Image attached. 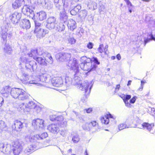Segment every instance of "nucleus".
<instances>
[{
  "label": "nucleus",
  "instance_id": "obj_31",
  "mask_svg": "<svg viewBox=\"0 0 155 155\" xmlns=\"http://www.w3.org/2000/svg\"><path fill=\"white\" fill-rule=\"evenodd\" d=\"M71 4L72 3L68 0H64L63 5V11H70L72 7Z\"/></svg>",
  "mask_w": 155,
  "mask_h": 155
},
{
  "label": "nucleus",
  "instance_id": "obj_51",
  "mask_svg": "<svg viewBox=\"0 0 155 155\" xmlns=\"http://www.w3.org/2000/svg\"><path fill=\"white\" fill-rule=\"evenodd\" d=\"M123 96L121 97L123 100L124 101H127L131 98V96L130 95H123Z\"/></svg>",
  "mask_w": 155,
  "mask_h": 155
},
{
  "label": "nucleus",
  "instance_id": "obj_56",
  "mask_svg": "<svg viewBox=\"0 0 155 155\" xmlns=\"http://www.w3.org/2000/svg\"><path fill=\"white\" fill-rule=\"evenodd\" d=\"M64 120V117L63 116L60 115L57 116L56 115L55 121H61Z\"/></svg>",
  "mask_w": 155,
  "mask_h": 155
},
{
  "label": "nucleus",
  "instance_id": "obj_12",
  "mask_svg": "<svg viewBox=\"0 0 155 155\" xmlns=\"http://www.w3.org/2000/svg\"><path fill=\"white\" fill-rule=\"evenodd\" d=\"M57 23L56 18L54 16L49 17L47 20L46 27L49 30L53 29Z\"/></svg>",
  "mask_w": 155,
  "mask_h": 155
},
{
  "label": "nucleus",
  "instance_id": "obj_48",
  "mask_svg": "<svg viewBox=\"0 0 155 155\" xmlns=\"http://www.w3.org/2000/svg\"><path fill=\"white\" fill-rule=\"evenodd\" d=\"M80 140L79 135L77 134H75L72 136V140L74 143H78Z\"/></svg>",
  "mask_w": 155,
  "mask_h": 155
},
{
  "label": "nucleus",
  "instance_id": "obj_33",
  "mask_svg": "<svg viewBox=\"0 0 155 155\" xmlns=\"http://www.w3.org/2000/svg\"><path fill=\"white\" fill-rule=\"evenodd\" d=\"M66 24L60 22L58 24L57 23L54 29L59 32H61L65 30V27L64 24Z\"/></svg>",
  "mask_w": 155,
  "mask_h": 155
},
{
  "label": "nucleus",
  "instance_id": "obj_39",
  "mask_svg": "<svg viewBox=\"0 0 155 155\" xmlns=\"http://www.w3.org/2000/svg\"><path fill=\"white\" fill-rule=\"evenodd\" d=\"M65 80L64 84L67 87H68L71 85H73V81L71 77L67 76L65 78Z\"/></svg>",
  "mask_w": 155,
  "mask_h": 155
},
{
  "label": "nucleus",
  "instance_id": "obj_7",
  "mask_svg": "<svg viewBox=\"0 0 155 155\" xmlns=\"http://www.w3.org/2000/svg\"><path fill=\"white\" fill-rule=\"evenodd\" d=\"M51 78L46 74H43L40 75L39 76L35 77L34 78L31 82L33 84H39V81L49 83L50 81Z\"/></svg>",
  "mask_w": 155,
  "mask_h": 155
},
{
  "label": "nucleus",
  "instance_id": "obj_42",
  "mask_svg": "<svg viewBox=\"0 0 155 155\" xmlns=\"http://www.w3.org/2000/svg\"><path fill=\"white\" fill-rule=\"evenodd\" d=\"M11 87L9 86H6L4 87L1 90V92L2 94H8L11 91Z\"/></svg>",
  "mask_w": 155,
  "mask_h": 155
},
{
  "label": "nucleus",
  "instance_id": "obj_10",
  "mask_svg": "<svg viewBox=\"0 0 155 155\" xmlns=\"http://www.w3.org/2000/svg\"><path fill=\"white\" fill-rule=\"evenodd\" d=\"M43 52L41 48H38L32 49L31 51L27 54L29 57L33 58L35 60L38 56H41Z\"/></svg>",
  "mask_w": 155,
  "mask_h": 155
},
{
  "label": "nucleus",
  "instance_id": "obj_46",
  "mask_svg": "<svg viewBox=\"0 0 155 155\" xmlns=\"http://www.w3.org/2000/svg\"><path fill=\"white\" fill-rule=\"evenodd\" d=\"M26 106V104L25 105L24 103H22L19 105L18 109L21 112H25L26 111V109L27 108Z\"/></svg>",
  "mask_w": 155,
  "mask_h": 155
},
{
  "label": "nucleus",
  "instance_id": "obj_36",
  "mask_svg": "<svg viewBox=\"0 0 155 155\" xmlns=\"http://www.w3.org/2000/svg\"><path fill=\"white\" fill-rule=\"evenodd\" d=\"M38 56L35 60L40 65L42 66H47V63L45 61V58L42 56Z\"/></svg>",
  "mask_w": 155,
  "mask_h": 155
},
{
  "label": "nucleus",
  "instance_id": "obj_29",
  "mask_svg": "<svg viewBox=\"0 0 155 155\" xmlns=\"http://www.w3.org/2000/svg\"><path fill=\"white\" fill-rule=\"evenodd\" d=\"M67 26L70 30L73 31L77 27L76 23L74 20L71 19L68 21Z\"/></svg>",
  "mask_w": 155,
  "mask_h": 155
},
{
  "label": "nucleus",
  "instance_id": "obj_30",
  "mask_svg": "<svg viewBox=\"0 0 155 155\" xmlns=\"http://www.w3.org/2000/svg\"><path fill=\"white\" fill-rule=\"evenodd\" d=\"M21 25L22 28L26 29H29L31 27L30 21L29 20L26 19H23L21 20Z\"/></svg>",
  "mask_w": 155,
  "mask_h": 155
},
{
  "label": "nucleus",
  "instance_id": "obj_52",
  "mask_svg": "<svg viewBox=\"0 0 155 155\" xmlns=\"http://www.w3.org/2000/svg\"><path fill=\"white\" fill-rule=\"evenodd\" d=\"M90 125V123L88 122L86 123L83 125L82 128L84 130L88 131L90 130V128L89 127Z\"/></svg>",
  "mask_w": 155,
  "mask_h": 155
},
{
  "label": "nucleus",
  "instance_id": "obj_13",
  "mask_svg": "<svg viewBox=\"0 0 155 155\" xmlns=\"http://www.w3.org/2000/svg\"><path fill=\"white\" fill-rule=\"evenodd\" d=\"M79 65L81 69L84 71H88L87 73L95 70L96 69V65L92 66V64L91 62L85 64L80 63Z\"/></svg>",
  "mask_w": 155,
  "mask_h": 155
},
{
  "label": "nucleus",
  "instance_id": "obj_55",
  "mask_svg": "<svg viewBox=\"0 0 155 155\" xmlns=\"http://www.w3.org/2000/svg\"><path fill=\"white\" fill-rule=\"evenodd\" d=\"M6 126V125L5 122L3 120H0V129L2 130V129L5 128Z\"/></svg>",
  "mask_w": 155,
  "mask_h": 155
},
{
  "label": "nucleus",
  "instance_id": "obj_40",
  "mask_svg": "<svg viewBox=\"0 0 155 155\" xmlns=\"http://www.w3.org/2000/svg\"><path fill=\"white\" fill-rule=\"evenodd\" d=\"M29 59L27 57V55L22 56L19 59V61L20 63L19 65H21V63L25 64V65L30 61Z\"/></svg>",
  "mask_w": 155,
  "mask_h": 155
},
{
  "label": "nucleus",
  "instance_id": "obj_45",
  "mask_svg": "<svg viewBox=\"0 0 155 155\" xmlns=\"http://www.w3.org/2000/svg\"><path fill=\"white\" fill-rule=\"evenodd\" d=\"M126 3L127 7L128 8V11L130 13L132 12V8L134 7V6L131 3L129 0H124Z\"/></svg>",
  "mask_w": 155,
  "mask_h": 155
},
{
  "label": "nucleus",
  "instance_id": "obj_58",
  "mask_svg": "<svg viewBox=\"0 0 155 155\" xmlns=\"http://www.w3.org/2000/svg\"><path fill=\"white\" fill-rule=\"evenodd\" d=\"M66 133V130H64L62 129L61 130L59 129V131L58 132L59 134L62 136H64Z\"/></svg>",
  "mask_w": 155,
  "mask_h": 155
},
{
  "label": "nucleus",
  "instance_id": "obj_61",
  "mask_svg": "<svg viewBox=\"0 0 155 155\" xmlns=\"http://www.w3.org/2000/svg\"><path fill=\"white\" fill-rule=\"evenodd\" d=\"M94 44L91 42H89L87 45V47L89 49H91L93 48Z\"/></svg>",
  "mask_w": 155,
  "mask_h": 155
},
{
  "label": "nucleus",
  "instance_id": "obj_57",
  "mask_svg": "<svg viewBox=\"0 0 155 155\" xmlns=\"http://www.w3.org/2000/svg\"><path fill=\"white\" fill-rule=\"evenodd\" d=\"M56 117V115H50L49 117L50 120L52 121H55Z\"/></svg>",
  "mask_w": 155,
  "mask_h": 155
},
{
  "label": "nucleus",
  "instance_id": "obj_23",
  "mask_svg": "<svg viewBox=\"0 0 155 155\" xmlns=\"http://www.w3.org/2000/svg\"><path fill=\"white\" fill-rule=\"evenodd\" d=\"M87 14V11L85 9L82 10L80 11L79 13L78 19H77V21L81 22L84 21Z\"/></svg>",
  "mask_w": 155,
  "mask_h": 155
},
{
  "label": "nucleus",
  "instance_id": "obj_64",
  "mask_svg": "<svg viewBox=\"0 0 155 155\" xmlns=\"http://www.w3.org/2000/svg\"><path fill=\"white\" fill-rule=\"evenodd\" d=\"M105 9V6L103 5H100L99 7V11L101 12L103 11L104 12Z\"/></svg>",
  "mask_w": 155,
  "mask_h": 155
},
{
  "label": "nucleus",
  "instance_id": "obj_47",
  "mask_svg": "<svg viewBox=\"0 0 155 155\" xmlns=\"http://www.w3.org/2000/svg\"><path fill=\"white\" fill-rule=\"evenodd\" d=\"M81 61V63L85 64L87 62H91V58H87L86 56L82 57L80 59Z\"/></svg>",
  "mask_w": 155,
  "mask_h": 155
},
{
  "label": "nucleus",
  "instance_id": "obj_6",
  "mask_svg": "<svg viewBox=\"0 0 155 155\" xmlns=\"http://www.w3.org/2000/svg\"><path fill=\"white\" fill-rule=\"evenodd\" d=\"M149 23L151 25H152L151 32L148 35L147 38H144V45L150 41H155V20L150 19L149 21Z\"/></svg>",
  "mask_w": 155,
  "mask_h": 155
},
{
  "label": "nucleus",
  "instance_id": "obj_24",
  "mask_svg": "<svg viewBox=\"0 0 155 155\" xmlns=\"http://www.w3.org/2000/svg\"><path fill=\"white\" fill-rule=\"evenodd\" d=\"M26 107L27 108L29 109H33L38 113L41 110L40 108L38 106H37L33 101H31L29 102L28 104H26Z\"/></svg>",
  "mask_w": 155,
  "mask_h": 155
},
{
  "label": "nucleus",
  "instance_id": "obj_4",
  "mask_svg": "<svg viewBox=\"0 0 155 155\" xmlns=\"http://www.w3.org/2000/svg\"><path fill=\"white\" fill-rule=\"evenodd\" d=\"M10 94L13 98L22 101L28 99L30 96L23 89L16 87L11 89Z\"/></svg>",
  "mask_w": 155,
  "mask_h": 155
},
{
  "label": "nucleus",
  "instance_id": "obj_3",
  "mask_svg": "<svg viewBox=\"0 0 155 155\" xmlns=\"http://www.w3.org/2000/svg\"><path fill=\"white\" fill-rule=\"evenodd\" d=\"M73 79V85L77 86V87L80 90L82 91H84L86 93L88 91V88L90 85L93 84V81L89 82L87 81H84L83 83H80L81 78L78 76L79 73V70L78 72L76 74V72H74Z\"/></svg>",
  "mask_w": 155,
  "mask_h": 155
},
{
  "label": "nucleus",
  "instance_id": "obj_41",
  "mask_svg": "<svg viewBox=\"0 0 155 155\" xmlns=\"http://www.w3.org/2000/svg\"><path fill=\"white\" fill-rule=\"evenodd\" d=\"M41 5L47 9H50L51 5L48 0H41Z\"/></svg>",
  "mask_w": 155,
  "mask_h": 155
},
{
  "label": "nucleus",
  "instance_id": "obj_62",
  "mask_svg": "<svg viewBox=\"0 0 155 155\" xmlns=\"http://www.w3.org/2000/svg\"><path fill=\"white\" fill-rule=\"evenodd\" d=\"M93 15L92 14L88 15L87 16V19L89 21H93Z\"/></svg>",
  "mask_w": 155,
  "mask_h": 155
},
{
  "label": "nucleus",
  "instance_id": "obj_22",
  "mask_svg": "<svg viewBox=\"0 0 155 155\" xmlns=\"http://www.w3.org/2000/svg\"><path fill=\"white\" fill-rule=\"evenodd\" d=\"M48 129L49 131L54 134H58L59 131L58 126L56 124H51L48 126Z\"/></svg>",
  "mask_w": 155,
  "mask_h": 155
},
{
  "label": "nucleus",
  "instance_id": "obj_50",
  "mask_svg": "<svg viewBox=\"0 0 155 155\" xmlns=\"http://www.w3.org/2000/svg\"><path fill=\"white\" fill-rule=\"evenodd\" d=\"M101 120L102 123L106 124H108L109 122V118L107 117L105 118L104 117H101Z\"/></svg>",
  "mask_w": 155,
  "mask_h": 155
},
{
  "label": "nucleus",
  "instance_id": "obj_54",
  "mask_svg": "<svg viewBox=\"0 0 155 155\" xmlns=\"http://www.w3.org/2000/svg\"><path fill=\"white\" fill-rule=\"evenodd\" d=\"M126 124H121L118 126V128L119 130H122L125 128H128Z\"/></svg>",
  "mask_w": 155,
  "mask_h": 155
},
{
  "label": "nucleus",
  "instance_id": "obj_18",
  "mask_svg": "<svg viewBox=\"0 0 155 155\" xmlns=\"http://www.w3.org/2000/svg\"><path fill=\"white\" fill-rule=\"evenodd\" d=\"M35 19L33 20H38L40 21H43L47 17V14L45 12L41 11L39 12H35Z\"/></svg>",
  "mask_w": 155,
  "mask_h": 155
},
{
  "label": "nucleus",
  "instance_id": "obj_60",
  "mask_svg": "<svg viewBox=\"0 0 155 155\" xmlns=\"http://www.w3.org/2000/svg\"><path fill=\"white\" fill-rule=\"evenodd\" d=\"M104 45L103 44H101L99 45V47L98 48V52L100 53H102L103 51L102 49V48L103 47Z\"/></svg>",
  "mask_w": 155,
  "mask_h": 155
},
{
  "label": "nucleus",
  "instance_id": "obj_19",
  "mask_svg": "<svg viewBox=\"0 0 155 155\" xmlns=\"http://www.w3.org/2000/svg\"><path fill=\"white\" fill-rule=\"evenodd\" d=\"M24 123L18 120H16L14 122V124L12 126L13 130L19 131L22 128Z\"/></svg>",
  "mask_w": 155,
  "mask_h": 155
},
{
  "label": "nucleus",
  "instance_id": "obj_44",
  "mask_svg": "<svg viewBox=\"0 0 155 155\" xmlns=\"http://www.w3.org/2000/svg\"><path fill=\"white\" fill-rule=\"evenodd\" d=\"M92 84L91 85L90 87L89 88V87L88 88V91L86 93L84 91V92L85 93V95H84V97L82 98H81V101L83 102L84 103L86 101V100L87 99V95L89 94L91 92V89L92 87Z\"/></svg>",
  "mask_w": 155,
  "mask_h": 155
},
{
  "label": "nucleus",
  "instance_id": "obj_14",
  "mask_svg": "<svg viewBox=\"0 0 155 155\" xmlns=\"http://www.w3.org/2000/svg\"><path fill=\"white\" fill-rule=\"evenodd\" d=\"M56 57L60 61H68L71 58V55L70 53H60L57 54Z\"/></svg>",
  "mask_w": 155,
  "mask_h": 155
},
{
  "label": "nucleus",
  "instance_id": "obj_32",
  "mask_svg": "<svg viewBox=\"0 0 155 155\" xmlns=\"http://www.w3.org/2000/svg\"><path fill=\"white\" fill-rule=\"evenodd\" d=\"M81 6L80 5H78L74 6L73 8L72 7L70 10V12L71 14L72 15H76L78 12H79V11L81 9Z\"/></svg>",
  "mask_w": 155,
  "mask_h": 155
},
{
  "label": "nucleus",
  "instance_id": "obj_8",
  "mask_svg": "<svg viewBox=\"0 0 155 155\" xmlns=\"http://www.w3.org/2000/svg\"><path fill=\"white\" fill-rule=\"evenodd\" d=\"M48 136L47 133L44 132L41 134L31 136L29 137V139L30 142L32 143H36L38 144V143L40 142V140L46 138Z\"/></svg>",
  "mask_w": 155,
  "mask_h": 155
},
{
  "label": "nucleus",
  "instance_id": "obj_5",
  "mask_svg": "<svg viewBox=\"0 0 155 155\" xmlns=\"http://www.w3.org/2000/svg\"><path fill=\"white\" fill-rule=\"evenodd\" d=\"M22 13L25 15L29 17L32 19H35V12H36L35 7L29 6L27 5L24 6L21 9Z\"/></svg>",
  "mask_w": 155,
  "mask_h": 155
},
{
  "label": "nucleus",
  "instance_id": "obj_17",
  "mask_svg": "<svg viewBox=\"0 0 155 155\" xmlns=\"http://www.w3.org/2000/svg\"><path fill=\"white\" fill-rule=\"evenodd\" d=\"M49 31L46 29L40 28L38 29L34 30V32L36 34L37 37L38 38H43L45 36V35L48 33Z\"/></svg>",
  "mask_w": 155,
  "mask_h": 155
},
{
  "label": "nucleus",
  "instance_id": "obj_35",
  "mask_svg": "<svg viewBox=\"0 0 155 155\" xmlns=\"http://www.w3.org/2000/svg\"><path fill=\"white\" fill-rule=\"evenodd\" d=\"M1 38H2L1 37ZM2 40H3L2 42L3 43H5V46L4 48V52L8 54H11L12 53V50L11 47L9 44L6 43V41L4 42L2 38Z\"/></svg>",
  "mask_w": 155,
  "mask_h": 155
},
{
  "label": "nucleus",
  "instance_id": "obj_43",
  "mask_svg": "<svg viewBox=\"0 0 155 155\" xmlns=\"http://www.w3.org/2000/svg\"><path fill=\"white\" fill-rule=\"evenodd\" d=\"M91 62L92 64V66L96 65V68L97 67V65L100 64V62L96 57H93L91 58Z\"/></svg>",
  "mask_w": 155,
  "mask_h": 155
},
{
  "label": "nucleus",
  "instance_id": "obj_16",
  "mask_svg": "<svg viewBox=\"0 0 155 155\" xmlns=\"http://www.w3.org/2000/svg\"><path fill=\"white\" fill-rule=\"evenodd\" d=\"M12 142L11 145L10 146L8 145L6 147L5 149V146L4 144L3 143H1L0 144V152H2L5 154H9L12 152H13L12 150L13 147L12 146Z\"/></svg>",
  "mask_w": 155,
  "mask_h": 155
},
{
  "label": "nucleus",
  "instance_id": "obj_21",
  "mask_svg": "<svg viewBox=\"0 0 155 155\" xmlns=\"http://www.w3.org/2000/svg\"><path fill=\"white\" fill-rule=\"evenodd\" d=\"M20 80L21 82L24 84L29 85L30 84H33L31 82H32V80L28 81L29 75L25 73H22V74L20 77Z\"/></svg>",
  "mask_w": 155,
  "mask_h": 155
},
{
  "label": "nucleus",
  "instance_id": "obj_9",
  "mask_svg": "<svg viewBox=\"0 0 155 155\" xmlns=\"http://www.w3.org/2000/svg\"><path fill=\"white\" fill-rule=\"evenodd\" d=\"M70 68L74 70V72H76V74L78 72L79 70L78 64L77 59L75 58H72L70 59L68 61L67 64Z\"/></svg>",
  "mask_w": 155,
  "mask_h": 155
},
{
  "label": "nucleus",
  "instance_id": "obj_20",
  "mask_svg": "<svg viewBox=\"0 0 155 155\" xmlns=\"http://www.w3.org/2000/svg\"><path fill=\"white\" fill-rule=\"evenodd\" d=\"M51 82L53 86L56 87L61 86L63 84V80L61 77L53 78Z\"/></svg>",
  "mask_w": 155,
  "mask_h": 155
},
{
  "label": "nucleus",
  "instance_id": "obj_15",
  "mask_svg": "<svg viewBox=\"0 0 155 155\" xmlns=\"http://www.w3.org/2000/svg\"><path fill=\"white\" fill-rule=\"evenodd\" d=\"M26 68L30 70L32 73L35 72L37 68L38 65L37 63L34 61H30L25 65Z\"/></svg>",
  "mask_w": 155,
  "mask_h": 155
},
{
  "label": "nucleus",
  "instance_id": "obj_63",
  "mask_svg": "<svg viewBox=\"0 0 155 155\" xmlns=\"http://www.w3.org/2000/svg\"><path fill=\"white\" fill-rule=\"evenodd\" d=\"M92 110L91 108H89L87 109H85L84 110V112H86L87 113H90L92 111Z\"/></svg>",
  "mask_w": 155,
  "mask_h": 155
},
{
  "label": "nucleus",
  "instance_id": "obj_34",
  "mask_svg": "<svg viewBox=\"0 0 155 155\" xmlns=\"http://www.w3.org/2000/svg\"><path fill=\"white\" fill-rule=\"evenodd\" d=\"M64 1V0H54V4L56 8L59 10L62 9Z\"/></svg>",
  "mask_w": 155,
  "mask_h": 155
},
{
  "label": "nucleus",
  "instance_id": "obj_38",
  "mask_svg": "<svg viewBox=\"0 0 155 155\" xmlns=\"http://www.w3.org/2000/svg\"><path fill=\"white\" fill-rule=\"evenodd\" d=\"M25 0H15L13 2L12 4V7L14 9H16L20 7L21 5V2H25Z\"/></svg>",
  "mask_w": 155,
  "mask_h": 155
},
{
  "label": "nucleus",
  "instance_id": "obj_49",
  "mask_svg": "<svg viewBox=\"0 0 155 155\" xmlns=\"http://www.w3.org/2000/svg\"><path fill=\"white\" fill-rule=\"evenodd\" d=\"M35 22V30L36 29H38L39 28H41V23H39L36 20H33Z\"/></svg>",
  "mask_w": 155,
  "mask_h": 155
},
{
  "label": "nucleus",
  "instance_id": "obj_37",
  "mask_svg": "<svg viewBox=\"0 0 155 155\" xmlns=\"http://www.w3.org/2000/svg\"><path fill=\"white\" fill-rule=\"evenodd\" d=\"M154 126L153 123L149 124L147 122H144L142 124V127L144 129H146L149 131H150Z\"/></svg>",
  "mask_w": 155,
  "mask_h": 155
},
{
  "label": "nucleus",
  "instance_id": "obj_11",
  "mask_svg": "<svg viewBox=\"0 0 155 155\" xmlns=\"http://www.w3.org/2000/svg\"><path fill=\"white\" fill-rule=\"evenodd\" d=\"M32 124L34 129L37 130H42L45 126L44 121L42 119H37L33 120Z\"/></svg>",
  "mask_w": 155,
  "mask_h": 155
},
{
  "label": "nucleus",
  "instance_id": "obj_2",
  "mask_svg": "<svg viewBox=\"0 0 155 155\" xmlns=\"http://www.w3.org/2000/svg\"><path fill=\"white\" fill-rule=\"evenodd\" d=\"M35 144L25 146L22 149V144L18 141L13 142L12 146L13 153L14 155H28L38 149L36 143Z\"/></svg>",
  "mask_w": 155,
  "mask_h": 155
},
{
  "label": "nucleus",
  "instance_id": "obj_27",
  "mask_svg": "<svg viewBox=\"0 0 155 155\" xmlns=\"http://www.w3.org/2000/svg\"><path fill=\"white\" fill-rule=\"evenodd\" d=\"M68 18V15H67L66 11H63L60 12L59 20L60 22L67 24Z\"/></svg>",
  "mask_w": 155,
  "mask_h": 155
},
{
  "label": "nucleus",
  "instance_id": "obj_26",
  "mask_svg": "<svg viewBox=\"0 0 155 155\" xmlns=\"http://www.w3.org/2000/svg\"><path fill=\"white\" fill-rule=\"evenodd\" d=\"M41 56L45 58L47 62H48L50 64L53 63V58L50 53L47 51L43 52Z\"/></svg>",
  "mask_w": 155,
  "mask_h": 155
},
{
  "label": "nucleus",
  "instance_id": "obj_25",
  "mask_svg": "<svg viewBox=\"0 0 155 155\" xmlns=\"http://www.w3.org/2000/svg\"><path fill=\"white\" fill-rule=\"evenodd\" d=\"M85 3L87 5L88 8L93 10L96 9L97 8V4L91 0H85Z\"/></svg>",
  "mask_w": 155,
  "mask_h": 155
},
{
  "label": "nucleus",
  "instance_id": "obj_28",
  "mask_svg": "<svg viewBox=\"0 0 155 155\" xmlns=\"http://www.w3.org/2000/svg\"><path fill=\"white\" fill-rule=\"evenodd\" d=\"M8 12V8L3 6H0V20H3L4 16L5 17V14Z\"/></svg>",
  "mask_w": 155,
  "mask_h": 155
},
{
  "label": "nucleus",
  "instance_id": "obj_1",
  "mask_svg": "<svg viewBox=\"0 0 155 155\" xmlns=\"http://www.w3.org/2000/svg\"><path fill=\"white\" fill-rule=\"evenodd\" d=\"M21 17V13L17 12L11 13L8 8V12L5 14V20L3 22L1 31V36L4 42L7 41V38L10 39L12 36V33L9 31L11 26L18 25Z\"/></svg>",
  "mask_w": 155,
  "mask_h": 155
},
{
  "label": "nucleus",
  "instance_id": "obj_53",
  "mask_svg": "<svg viewBox=\"0 0 155 155\" xmlns=\"http://www.w3.org/2000/svg\"><path fill=\"white\" fill-rule=\"evenodd\" d=\"M68 43L71 45H73L75 43L76 41V40L73 37H70L68 39Z\"/></svg>",
  "mask_w": 155,
  "mask_h": 155
},
{
  "label": "nucleus",
  "instance_id": "obj_59",
  "mask_svg": "<svg viewBox=\"0 0 155 155\" xmlns=\"http://www.w3.org/2000/svg\"><path fill=\"white\" fill-rule=\"evenodd\" d=\"M137 98V97L136 96H134L132 98L130 99V103L131 104H134Z\"/></svg>",
  "mask_w": 155,
  "mask_h": 155
}]
</instances>
